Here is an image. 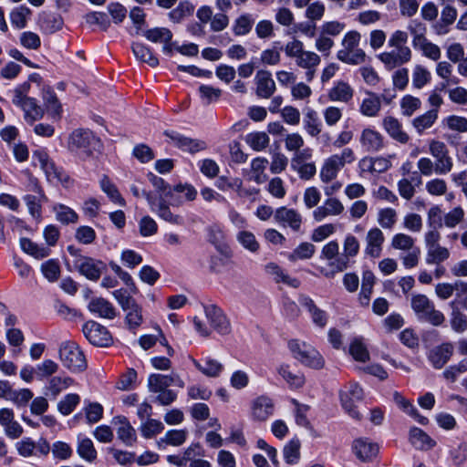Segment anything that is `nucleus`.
<instances>
[{
    "label": "nucleus",
    "mask_w": 467,
    "mask_h": 467,
    "mask_svg": "<svg viewBox=\"0 0 467 467\" xmlns=\"http://www.w3.org/2000/svg\"><path fill=\"white\" fill-rule=\"evenodd\" d=\"M304 129L311 137L318 136L322 131V123L317 112L313 109H307L303 119Z\"/></svg>",
    "instance_id": "nucleus-44"
},
{
    "label": "nucleus",
    "mask_w": 467,
    "mask_h": 467,
    "mask_svg": "<svg viewBox=\"0 0 467 467\" xmlns=\"http://www.w3.org/2000/svg\"><path fill=\"white\" fill-rule=\"evenodd\" d=\"M451 253L447 247L436 245L427 249L426 263L428 265H441L449 259Z\"/></svg>",
    "instance_id": "nucleus-57"
},
{
    "label": "nucleus",
    "mask_w": 467,
    "mask_h": 467,
    "mask_svg": "<svg viewBox=\"0 0 467 467\" xmlns=\"http://www.w3.org/2000/svg\"><path fill=\"white\" fill-rule=\"evenodd\" d=\"M254 81L256 86L255 93L259 98L269 99L273 96L276 88L269 71H257Z\"/></svg>",
    "instance_id": "nucleus-29"
},
{
    "label": "nucleus",
    "mask_w": 467,
    "mask_h": 467,
    "mask_svg": "<svg viewBox=\"0 0 467 467\" xmlns=\"http://www.w3.org/2000/svg\"><path fill=\"white\" fill-rule=\"evenodd\" d=\"M252 410L256 420H265L274 412L273 400L266 396H260L254 401Z\"/></svg>",
    "instance_id": "nucleus-41"
},
{
    "label": "nucleus",
    "mask_w": 467,
    "mask_h": 467,
    "mask_svg": "<svg viewBox=\"0 0 467 467\" xmlns=\"http://www.w3.org/2000/svg\"><path fill=\"white\" fill-rule=\"evenodd\" d=\"M265 273L272 276L276 283H284L291 287L297 288L300 281L296 277H291L275 263H268L265 266Z\"/></svg>",
    "instance_id": "nucleus-39"
},
{
    "label": "nucleus",
    "mask_w": 467,
    "mask_h": 467,
    "mask_svg": "<svg viewBox=\"0 0 467 467\" xmlns=\"http://www.w3.org/2000/svg\"><path fill=\"white\" fill-rule=\"evenodd\" d=\"M301 443L297 438L290 440L283 449V455L287 464H296L300 460Z\"/></svg>",
    "instance_id": "nucleus-52"
},
{
    "label": "nucleus",
    "mask_w": 467,
    "mask_h": 467,
    "mask_svg": "<svg viewBox=\"0 0 467 467\" xmlns=\"http://www.w3.org/2000/svg\"><path fill=\"white\" fill-rule=\"evenodd\" d=\"M413 46L416 49L420 50L423 55L434 61H437L441 57V49L437 45L430 42L422 35L415 36L413 39Z\"/></svg>",
    "instance_id": "nucleus-43"
},
{
    "label": "nucleus",
    "mask_w": 467,
    "mask_h": 467,
    "mask_svg": "<svg viewBox=\"0 0 467 467\" xmlns=\"http://www.w3.org/2000/svg\"><path fill=\"white\" fill-rule=\"evenodd\" d=\"M131 47L134 56L140 61L147 63L152 67L159 65V59L152 54L150 49L143 44L134 42Z\"/></svg>",
    "instance_id": "nucleus-50"
},
{
    "label": "nucleus",
    "mask_w": 467,
    "mask_h": 467,
    "mask_svg": "<svg viewBox=\"0 0 467 467\" xmlns=\"http://www.w3.org/2000/svg\"><path fill=\"white\" fill-rule=\"evenodd\" d=\"M101 190L115 203L125 206V200L122 198L116 185L110 181L107 175H103L99 181Z\"/></svg>",
    "instance_id": "nucleus-51"
},
{
    "label": "nucleus",
    "mask_w": 467,
    "mask_h": 467,
    "mask_svg": "<svg viewBox=\"0 0 467 467\" xmlns=\"http://www.w3.org/2000/svg\"><path fill=\"white\" fill-rule=\"evenodd\" d=\"M374 284V274L369 270L364 271L362 275L361 290L358 295V302L361 306L368 307L369 306Z\"/></svg>",
    "instance_id": "nucleus-42"
},
{
    "label": "nucleus",
    "mask_w": 467,
    "mask_h": 467,
    "mask_svg": "<svg viewBox=\"0 0 467 467\" xmlns=\"http://www.w3.org/2000/svg\"><path fill=\"white\" fill-rule=\"evenodd\" d=\"M121 309L125 312V324L130 330H135L143 322L142 307L125 289L112 293Z\"/></svg>",
    "instance_id": "nucleus-3"
},
{
    "label": "nucleus",
    "mask_w": 467,
    "mask_h": 467,
    "mask_svg": "<svg viewBox=\"0 0 467 467\" xmlns=\"http://www.w3.org/2000/svg\"><path fill=\"white\" fill-rule=\"evenodd\" d=\"M82 332L93 346L105 348L112 343V337L108 328L96 321L86 322L82 327Z\"/></svg>",
    "instance_id": "nucleus-15"
},
{
    "label": "nucleus",
    "mask_w": 467,
    "mask_h": 467,
    "mask_svg": "<svg viewBox=\"0 0 467 467\" xmlns=\"http://www.w3.org/2000/svg\"><path fill=\"white\" fill-rule=\"evenodd\" d=\"M245 142L255 151H262L270 142L269 136L264 131H254L245 136Z\"/></svg>",
    "instance_id": "nucleus-53"
},
{
    "label": "nucleus",
    "mask_w": 467,
    "mask_h": 467,
    "mask_svg": "<svg viewBox=\"0 0 467 467\" xmlns=\"http://www.w3.org/2000/svg\"><path fill=\"white\" fill-rule=\"evenodd\" d=\"M358 141L365 152H379L385 147V138L373 128H365L361 130Z\"/></svg>",
    "instance_id": "nucleus-19"
},
{
    "label": "nucleus",
    "mask_w": 467,
    "mask_h": 467,
    "mask_svg": "<svg viewBox=\"0 0 467 467\" xmlns=\"http://www.w3.org/2000/svg\"><path fill=\"white\" fill-rule=\"evenodd\" d=\"M450 324L454 332L462 334L467 330V316L455 308L451 313Z\"/></svg>",
    "instance_id": "nucleus-64"
},
{
    "label": "nucleus",
    "mask_w": 467,
    "mask_h": 467,
    "mask_svg": "<svg viewBox=\"0 0 467 467\" xmlns=\"http://www.w3.org/2000/svg\"><path fill=\"white\" fill-rule=\"evenodd\" d=\"M188 437L187 430H170L158 441L159 446L161 444L178 447L182 445Z\"/></svg>",
    "instance_id": "nucleus-49"
},
{
    "label": "nucleus",
    "mask_w": 467,
    "mask_h": 467,
    "mask_svg": "<svg viewBox=\"0 0 467 467\" xmlns=\"http://www.w3.org/2000/svg\"><path fill=\"white\" fill-rule=\"evenodd\" d=\"M142 36L152 43L162 44L164 53L171 54V31H141Z\"/></svg>",
    "instance_id": "nucleus-45"
},
{
    "label": "nucleus",
    "mask_w": 467,
    "mask_h": 467,
    "mask_svg": "<svg viewBox=\"0 0 467 467\" xmlns=\"http://www.w3.org/2000/svg\"><path fill=\"white\" fill-rule=\"evenodd\" d=\"M21 108L25 112V119L29 124H33L44 116L43 109L36 104V99L33 98L26 99Z\"/></svg>",
    "instance_id": "nucleus-54"
},
{
    "label": "nucleus",
    "mask_w": 467,
    "mask_h": 467,
    "mask_svg": "<svg viewBox=\"0 0 467 467\" xmlns=\"http://www.w3.org/2000/svg\"><path fill=\"white\" fill-rule=\"evenodd\" d=\"M409 440L417 450L429 451L436 446V441L424 431L413 427L410 430Z\"/></svg>",
    "instance_id": "nucleus-35"
},
{
    "label": "nucleus",
    "mask_w": 467,
    "mask_h": 467,
    "mask_svg": "<svg viewBox=\"0 0 467 467\" xmlns=\"http://www.w3.org/2000/svg\"><path fill=\"white\" fill-rule=\"evenodd\" d=\"M456 292L458 297L467 293V282L456 280L454 283H439L435 294L441 300H447Z\"/></svg>",
    "instance_id": "nucleus-32"
},
{
    "label": "nucleus",
    "mask_w": 467,
    "mask_h": 467,
    "mask_svg": "<svg viewBox=\"0 0 467 467\" xmlns=\"http://www.w3.org/2000/svg\"><path fill=\"white\" fill-rule=\"evenodd\" d=\"M354 96L353 88L344 80H337L327 92V98L333 102L348 103Z\"/></svg>",
    "instance_id": "nucleus-30"
},
{
    "label": "nucleus",
    "mask_w": 467,
    "mask_h": 467,
    "mask_svg": "<svg viewBox=\"0 0 467 467\" xmlns=\"http://www.w3.org/2000/svg\"><path fill=\"white\" fill-rule=\"evenodd\" d=\"M74 265L82 275L91 281L99 280L106 269V265L102 261L88 256H78L74 260Z\"/></svg>",
    "instance_id": "nucleus-17"
},
{
    "label": "nucleus",
    "mask_w": 467,
    "mask_h": 467,
    "mask_svg": "<svg viewBox=\"0 0 467 467\" xmlns=\"http://www.w3.org/2000/svg\"><path fill=\"white\" fill-rule=\"evenodd\" d=\"M431 74L425 67L421 65L415 66L412 72V85L415 88H422L431 82Z\"/></svg>",
    "instance_id": "nucleus-63"
},
{
    "label": "nucleus",
    "mask_w": 467,
    "mask_h": 467,
    "mask_svg": "<svg viewBox=\"0 0 467 467\" xmlns=\"http://www.w3.org/2000/svg\"><path fill=\"white\" fill-rule=\"evenodd\" d=\"M384 242V234L379 228L369 229L365 237V254L370 258H379L381 255Z\"/></svg>",
    "instance_id": "nucleus-22"
},
{
    "label": "nucleus",
    "mask_w": 467,
    "mask_h": 467,
    "mask_svg": "<svg viewBox=\"0 0 467 467\" xmlns=\"http://www.w3.org/2000/svg\"><path fill=\"white\" fill-rule=\"evenodd\" d=\"M363 398V389L356 382H350L345 385L339 391V399L342 408L348 416L357 420H361V414L357 410L355 402L361 401Z\"/></svg>",
    "instance_id": "nucleus-13"
},
{
    "label": "nucleus",
    "mask_w": 467,
    "mask_h": 467,
    "mask_svg": "<svg viewBox=\"0 0 467 467\" xmlns=\"http://www.w3.org/2000/svg\"><path fill=\"white\" fill-rule=\"evenodd\" d=\"M32 12L26 5H19L14 8L10 13V20L14 26L23 28L26 26L27 21L30 19Z\"/></svg>",
    "instance_id": "nucleus-58"
},
{
    "label": "nucleus",
    "mask_w": 467,
    "mask_h": 467,
    "mask_svg": "<svg viewBox=\"0 0 467 467\" xmlns=\"http://www.w3.org/2000/svg\"><path fill=\"white\" fill-rule=\"evenodd\" d=\"M56 219L63 224L76 223L78 220V213L70 207L57 203L53 206Z\"/></svg>",
    "instance_id": "nucleus-55"
},
{
    "label": "nucleus",
    "mask_w": 467,
    "mask_h": 467,
    "mask_svg": "<svg viewBox=\"0 0 467 467\" xmlns=\"http://www.w3.org/2000/svg\"><path fill=\"white\" fill-rule=\"evenodd\" d=\"M88 309L100 318L111 320L118 316V311L112 303L103 297L92 298L88 305Z\"/></svg>",
    "instance_id": "nucleus-27"
},
{
    "label": "nucleus",
    "mask_w": 467,
    "mask_h": 467,
    "mask_svg": "<svg viewBox=\"0 0 467 467\" xmlns=\"http://www.w3.org/2000/svg\"><path fill=\"white\" fill-rule=\"evenodd\" d=\"M349 354L359 362H366L369 359V353L362 337H356L352 340L349 346Z\"/></svg>",
    "instance_id": "nucleus-59"
},
{
    "label": "nucleus",
    "mask_w": 467,
    "mask_h": 467,
    "mask_svg": "<svg viewBox=\"0 0 467 467\" xmlns=\"http://www.w3.org/2000/svg\"><path fill=\"white\" fill-rule=\"evenodd\" d=\"M204 312L211 327L220 335L225 336L231 333V323L223 311L215 305L204 307Z\"/></svg>",
    "instance_id": "nucleus-20"
},
{
    "label": "nucleus",
    "mask_w": 467,
    "mask_h": 467,
    "mask_svg": "<svg viewBox=\"0 0 467 467\" xmlns=\"http://www.w3.org/2000/svg\"><path fill=\"white\" fill-rule=\"evenodd\" d=\"M352 449L355 455L362 462L372 461L379 452V446L365 438L355 440Z\"/></svg>",
    "instance_id": "nucleus-31"
},
{
    "label": "nucleus",
    "mask_w": 467,
    "mask_h": 467,
    "mask_svg": "<svg viewBox=\"0 0 467 467\" xmlns=\"http://www.w3.org/2000/svg\"><path fill=\"white\" fill-rule=\"evenodd\" d=\"M16 449L22 457L28 458L37 455H47L50 451V445L46 440H40L36 443L31 438L26 437L16 443Z\"/></svg>",
    "instance_id": "nucleus-21"
},
{
    "label": "nucleus",
    "mask_w": 467,
    "mask_h": 467,
    "mask_svg": "<svg viewBox=\"0 0 467 467\" xmlns=\"http://www.w3.org/2000/svg\"><path fill=\"white\" fill-rule=\"evenodd\" d=\"M401 114L405 117H411L421 107V101L419 98L411 95H405L400 99Z\"/></svg>",
    "instance_id": "nucleus-62"
},
{
    "label": "nucleus",
    "mask_w": 467,
    "mask_h": 467,
    "mask_svg": "<svg viewBox=\"0 0 467 467\" xmlns=\"http://www.w3.org/2000/svg\"><path fill=\"white\" fill-rule=\"evenodd\" d=\"M34 157L38 161L48 182L60 183L66 188L72 186L73 180L70 176L61 167L57 166L46 152L36 151Z\"/></svg>",
    "instance_id": "nucleus-11"
},
{
    "label": "nucleus",
    "mask_w": 467,
    "mask_h": 467,
    "mask_svg": "<svg viewBox=\"0 0 467 467\" xmlns=\"http://www.w3.org/2000/svg\"><path fill=\"white\" fill-rule=\"evenodd\" d=\"M238 243L252 254H256L260 250V244L255 235L247 230H241L236 234Z\"/></svg>",
    "instance_id": "nucleus-56"
},
{
    "label": "nucleus",
    "mask_w": 467,
    "mask_h": 467,
    "mask_svg": "<svg viewBox=\"0 0 467 467\" xmlns=\"http://www.w3.org/2000/svg\"><path fill=\"white\" fill-rule=\"evenodd\" d=\"M164 135L170 139L171 143L175 147L191 154L207 149V144L204 140L186 137L177 131H165Z\"/></svg>",
    "instance_id": "nucleus-16"
},
{
    "label": "nucleus",
    "mask_w": 467,
    "mask_h": 467,
    "mask_svg": "<svg viewBox=\"0 0 467 467\" xmlns=\"http://www.w3.org/2000/svg\"><path fill=\"white\" fill-rule=\"evenodd\" d=\"M411 308L421 322H428L432 326L439 327L445 321L444 315L435 308L434 303L425 295H413Z\"/></svg>",
    "instance_id": "nucleus-6"
},
{
    "label": "nucleus",
    "mask_w": 467,
    "mask_h": 467,
    "mask_svg": "<svg viewBox=\"0 0 467 467\" xmlns=\"http://www.w3.org/2000/svg\"><path fill=\"white\" fill-rule=\"evenodd\" d=\"M382 127L392 140L401 144L409 142L410 136L403 130L402 123L399 119L393 116H386L382 119Z\"/></svg>",
    "instance_id": "nucleus-26"
},
{
    "label": "nucleus",
    "mask_w": 467,
    "mask_h": 467,
    "mask_svg": "<svg viewBox=\"0 0 467 467\" xmlns=\"http://www.w3.org/2000/svg\"><path fill=\"white\" fill-rule=\"evenodd\" d=\"M275 220L283 226H288L293 231H299L302 224V216L295 209L280 207L275 213Z\"/></svg>",
    "instance_id": "nucleus-28"
},
{
    "label": "nucleus",
    "mask_w": 467,
    "mask_h": 467,
    "mask_svg": "<svg viewBox=\"0 0 467 467\" xmlns=\"http://www.w3.org/2000/svg\"><path fill=\"white\" fill-rule=\"evenodd\" d=\"M77 452L81 459L88 462H93L98 455L93 441L81 436L78 437Z\"/></svg>",
    "instance_id": "nucleus-47"
},
{
    "label": "nucleus",
    "mask_w": 467,
    "mask_h": 467,
    "mask_svg": "<svg viewBox=\"0 0 467 467\" xmlns=\"http://www.w3.org/2000/svg\"><path fill=\"white\" fill-rule=\"evenodd\" d=\"M406 41L407 34L403 31H396L389 39V45L394 47L395 49L391 52L380 54L379 57L380 61L389 68L408 62L410 59L411 53L410 48L404 46Z\"/></svg>",
    "instance_id": "nucleus-5"
},
{
    "label": "nucleus",
    "mask_w": 467,
    "mask_h": 467,
    "mask_svg": "<svg viewBox=\"0 0 467 467\" xmlns=\"http://www.w3.org/2000/svg\"><path fill=\"white\" fill-rule=\"evenodd\" d=\"M299 304L307 310L312 322L318 327L324 328L328 320L327 312L319 308L314 300L306 295H300L298 297Z\"/></svg>",
    "instance_id": "nucleus-25"
},
{
    "label": "nucleus",
    "mask_w": 467,
    "mask_h": 467,
    "mask_svg": "<svg viewBox=\"0 0 467 467\" xmlns=\"http://www.w3.org/2000/svg\"><path fill=\"white\" fill-rule=\"evenodd\" d=\"M174 385L184 388V381L177 373L170 375L151 374L148 379V389L150 392L159 394L166 390L170 386Z\"/></svg>",
    "instance_id": "nucleus-18"
},
{
    "label": "nucleus",
    "mask_w": 467,
    "mask_h": 467,
    "mask_svg": "<svg viewBox=\"0 0 467 467\" xmlns=\"http://www.w3.org/2000/svg\"><path fill=\"white\" fill-rule=\"evenodd\" d=\"M366 94L367 96L359 105V112L363 116L375 118L381 110L380 98H378V94L375 92L367 91Z\"/></svg>",
    "instance_id": "nucleus-36"
},
{
    "label": "nucleus",
    "mask_w": 467,
    "mask_h": 467,
    "mask_svg": "<svg viewBox=\"0 0 467 467\" xmlns=\"http://www.w3.org/2000/svg\"><path fill=\"white\" fill-rule=\"evenodd\" d=\"M100 145V140L89 130L77 129L68 138L67 149L81 160L93 156Z\"/></svg>",
    "instance_id": "nucleus-1"
},
{
    "label": "nucleus",
    "mask_w": 467,
    "mask_h": 467,
    "mask_svg": "<svg viewBox=\"0 0 467 467\" xmlns=\"http://www.w3.org/2000/svg\"><path fill=\"white\" fill-rule=\"evenodd\" d=\"M437 119V109H430L414 118L411 121V125L416 130L417 133L421 135L426 130L433 126Z\"/></svg>",
    "instance_id": "nucleus-46"
},
{
    "label": "nucleus",
    "mask_w": 467,
    "mask_h": 467,
    "mask_svg": "<svg viewBox=\"0 0 467 467\" xmlns=\"http://www.w3.org/2000/svg\"><path fill=\"white\" fill-rule=\"evenodd\" d=\"M359 40L360 35L358 31L348 32L342 41V47L337 54V59L348 65H359L365 62L366 54L358 47Z\"/></svg>",
    "instance_id": "nucleus-10"
},
{
    "label": "nucleus",
    "mask_w": 467,
    "mask_h": 467,
    "mask_svg": "<svg viewBox=\"0 0 467 467\" xmlns=\"http://www.w3.org/2000/svg\"><path fill=\"white\" fill-rule=\"evenodd\" d=\"M59 358L64 367L72 372H80L87 368L85 356L75 342L67 341L60 345Z\"/></svg>",
    "instance_id": "nucleus-12"
},
{
    "label": "nucleus",
    "mask_w": 467,
    "mask_h": 467,
    "mask_svg": "<svg viewBox=\"0 0 467 467\" xmlns=\"http://www.w3.org/2000/svg\"><path fill=\"white\" fill-rule=\"evenodd\" d=\"M267 164V159L263 157L254 158L251 162V180L257 184L265 182L268 179V176L265 173Z\"/></svg>",
    "instance_id": "nucleus-48"
},
{
    "label": "nucleus",
    "mask_w": 467,
    "mask_h": 467,
    "mask_svg": "<svg viewBox=\"0 0 467 467\" xmlns=\"http://www.w3.org/2000/svg\"><path fill=\"white\" fill-rule=\"evenodd\" d=\"M276 371L292 389L302 388L306 382L304 374L294 372L287 364H281L277 367Z\"/></svg>",
    "instance_id": "nucleus-37"
},
{
    "label": "nucleus",
    "mask_w": 467,
    "mask_h": 467,
    "mask_svg": "<svg viewBox=\"0 0 467 467\" xmlns=\"http://www.w3.org/2000/svg\"><path fill=\"white\" fill-rule=\"evenodd\" d=\"M288 348L293 357L302 365L314 369H320L324 367L325 360L321 354L306 342L293 339L288 342Z\"/></svg>",
    "instance_id": "nucleus-9"
},
{
    "label": "nucleus",
    "mask_w": 467,
    "mask_h": 467,
    "mask_svg": "<svg viewBox=\"0 0 467 467\" xmlns=\"http://www.w3.org/2000/svg\"><path fill=\"white\" fill-rule=\"evenodd\" d=\"M115 422L118 424V438L127 446H131L137 439L135 429L130 425L127 418L123 416L116 417Z\"/></svg>",
    "instance_id": "nucleus-38"
},
{
    "label": "nucleus",
    "mask_w": 467,
    "mask_h": 467,
    "mask_svg": "<svg viewBox=\"0 0 467 467\" xmlns=\"http://www.w3.org/2000/svg\"><path fill=\"white\" fill-rule=\"evenodd\" d=\"M355 161L356 155L351 148H344L340 153L329 156L324 161L320 169L321 182L324 183L332 182L346 164H351Z\"/></svg>",
    "instance_id": "nucleus-2"
},
{
    "label": "nucleus",
    "mask_w": 467,
    "mask_h": 467,
    "mask_svg": "<svg viewBox=\"0 0 467 467\" xmlns=\"http://www.w3.org/2000/svg\"><path fill=\"white\" fill-rule=\"evenodd\" d=\"M192 363L198 370L211 378L219 377L223 369V365L211 357L204 358L202 362L193 359Z\"/></svg>",
    "instance_id": "nucleus-40"
},
{
    "label": "nucleus",
    "mask_w": 467,
    "mask_h": 467,
    "mask_svg": "<svg viewBox=\"0 0 467 467\" xmlns=\"http://www.w3.org/2000/svg\"><path fill=\"white\" fill-rule=\"evenodd\" d=\"M74 384V379L68 376H55L48 381V390L57 397L61 391Z\"/></svg>",
    "instance_id": "nucleus-60"
},
{
    "label": "nucleus",
    "mask_w": 467,
    "mask_h": 467,
    "mask_svg": "<svg viewBox=\"0 0 467 467\" xmlns=\"http://www.w3.org/2000/svg\"><path fill=\"white\" fill-rule=\"evenodd\" d=\"M130 191L132 194L137 198L140 196L145 197L150 207V210L162 220L176 225H182L184 223L183 217L179 214L172 213L169 205L167 204V202H165L161 196L160 202H157V198L154 197L150 192H147L146 190L140 191L138 186L135 184L130 186Z\"/></svg>",
    "instance_id": "nucleus-8"
},
{
    "label": "nucleus",
    "mask_w": 467,
    "mask_h": 467,
    "mask_svg": "<svg viewBox=\"0 0 467 467\" xmlns=\"http://www.w3.org/2000/svg\"><path fill=\"white\" fill-rule=\"evenodd\" d=\"M35 192L38 195L26 194L23 197V200L28 209L30 215L36 220L39 221L42 216V202L47 200L43 189L36 184Z\"/></svg>",
    "instance_id": "nucleus-34"
},
{
    "label": "nucleus",
    "mask_w": 467,
    "mask_h": 467,
    "mask_svg": "<svg viewBox=\"0 0 467 467\" xmlns=\"http://www.w3.org/2000/svg\"><path fill=\"white\" fill-rule=\"evenodd\" d=\"M321 58L315 52L305 51L296 60V64L304 69H306V80L311 82L316 75L317 67L320 64Z\"/></svg>",
    "instance_id": "nucleus-33"
},
{
    "label": "nucleus",
    "mask_w": 467,
    "mask_h": 467,
    "mask_svg": "<svg viewBox=\"0 0 467 467\" xmlns=\"http://www.w3.org/2000/svg\"><path fill=\"white\" fill-rule=\"evenodd\" d=\"M316 252V247L313 244L308 242L301 243L293 252L288 255L290 261L305 260L311 258Z\"/></svg>",
    "instance_id": "nucleus-61"
},
{
    "label": "nucleus",
    "mask_w": 467,
    "mask_h": 467,
    "mask_svg": "<svg viewBox=\"0 0 467 467\" xmlns=\"http://www.w3.org/2000/svg\"><path fill=\"white\" fill-rule=\"evenodd\" d=\"M216 7L221 11L213 14L209 5H202L196 12V17L202 25L210 24L212 29H224L229 24V18L224 14L232 8L231 0H215Z\"/></svg>",
    "instance_id": "nucleus-7"
},
{
    "label": "nucleus",
    "mask_w": 467,
    "mask_h": 467,
    "mask_svg": "<svg viewBox=\"0 0 467 467\" xmlns=\"http://www.w3.org/2000/svg\"><path fill=\"white\" fill-rule=\"evenodd\" d=\"M344 210L345 207L339 199L330 197L314 210L313 217L317 222H321L328 216L341 215Z\"/></svg>",
    "instance_id": "nucleus-24"
},
{
    "label": "nucleus",
    "mask_w": 467,
    "mask_h": 467,
    "mask_svg": "<svg viewBox=\"0 0 467 467\" xmlns=\"http://www.w3.org/2000/svg\"><path fill=\"white\" fill-rule=\"evenodd\" d=\"M453 355V345L445 342L430 349L427 358L436 369L442 368Z\"/></svg>",
    "instance_id": "nucleus-23"
},
{
    "label": "nucleus",
    "mask_w": 467,
    "mask_h": 467,
    "mask_svg": "<svg viewBox=\"0 0 467 467\" xmlns=\"http://www.w3.org/2000/svg\"><path fill=\"white\" fill-rule=\"evenodd\" d=\"M429 152L435 160L436 174L442 175L451 171L453 161L444 142L432 140L429 144Z\"/></svg>",
    "instance_id": "nucleus-14"
},
{
    "label": "nucleus",
    "mask_w": 467,
    "mask_h": 467,
    "mask_svg": "<svg viewBox=\"0 0 467 467\" xmlns=\"http://www.w3.org/2000/svg\"><path fill=\"white\" fill-rule=\"evenodd\" d=\"M360 249V244L358 239L351 234H348L343 241V253L340 254L336 261L329 264V271H321L326 277H334L337 273H341L350 266L351 260L355 258Z\"/></svg>",
    "instance_id": "nucleus-4"
}]
</instances>
